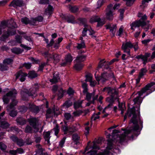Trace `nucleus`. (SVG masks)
I'll use <instances>...</instances> for the list:
<instances>
[{
	"label": "nucleus",
	"mask_w": 155,
	"mask_h": 155,
	"mask_svg": "<svg viewBox=\"0 0 155 155\" xmlns=\"http://www.w3.org/2000/svg\"><path fill=\"white\" fill-rule=\"evenodd\" d=\"M111 89L112 88L110 87H106L103 88L102 90V91L103 92H107L108 94H110Z\"/></svg>",
	"instance_id": "58"
},
{
	"label": "nucleus",
	"mask_w": 155,
	"mask_h": 155,
	"mask_svg": "<svg viewBox=\"0 0 155 155\" xmlns=\"http://www.w3.org/2000/svg\"><path fill=\"white\" fill-rule=\"evenodd\" d=\"M21 22L23 23L26 25L29 24L30 20L28 18L25 17L22 18L21 20Z\"/></svg>",
	"instance_id": "41"
},
{
	"label": "nucleus",
	"mask_w": 155,
	"mask_h": 155,
	"mask_svg": "<svg viewBox=\"0 0 155 155\" xmlns=\"http://www.w3.org/2000/svg\"><path fill=\"white\" fill-rule=\"evenodd\" d=\"M105 23V21L104 19H101L100 18V19L97 22V27H101Z\"/></svg>",
	"instance_id": "37"
},
{
	"label": "nucleus",
	"mask_w": 155,
	"mask_h": 155,
	"mask_svg": "<svg viewBox=\"0 0 155 155\" xmlns=\"http://www.w3.org/2000/svg\"><path fill=\"white\" fill-rule=\"evenodd\" d=\"M7 64H5L3 63V64H0V69L2 71L7 70L8 67L7 66Z\"/></svg>",
	"instance_id": "54"
},
{
	"label": "nucleus",
	"mask_w": 155,
	"mask_h": 155,
	"mask_svg": "<svg viewBox=\"0 0 155 155\" xmlns=\"http://www.w3.org/2000/svg\"><path fill=\"white\" fill-rule=\"evenodd\" d=\"M28 75V74L25 72H23L21 71H19L15 74L16 79H19L21 82L25 81L26 77Z\"/></svg>",
	"instance_id": "13"
},
{
	"label": "nucleus",
	"mask_w": 155,
	"mask_h": 155,
	"mask_svg": "<svg viewBox=\"0 0 155 155\" xmlns=\"http://www.w3.org/2000/svg\"><path fill=\"white\" fill-rule=\"evenodd\" d=\"M133 48L135 51H136L138 48L137 43L132 44L130 41L127 42L126 43H123L121 47V49L124 53H127L129 55H130V50L129 48Z\"/></svg>",
	"instance_id": "5"
},
{
	"label": "nucleus",
	"mask_w": 155,
	"mask_h": 155,
	"mask_svg": "<svg viewBox=\"0 0 155 155\" xmlns=\"http://www.w3.org/2000/svg\"><path fill=\"white\" fill-rule=\"evenodd\" d=\"M147 70L146 68H143L141 69L140 72L139 73L140 77H142L144 74H145L147 72Z\"/></svg>",
	"instance_id": "43"
},
{
	"label": "nucleus",
	"mask_w": 155,
	"mask_h": 155,
	"mask_svg": "<svg viewBox=\"0 0 155 155\" xmlns=\"http://www.w3.org/2000/svg\"><path fill=\"white\" fill-rule=\"evenodd\" d=\"M28 121L30 125L34 129V132H37L39 130L38 125L37 124L38 121V119L31 117L28 119Z\"/></svg>",
	"instance_id": "9"
},
{
	"label": "nucleus",
	"mask_w": 155,
	"mask_h": 155,
	"mask_svg": "<svg viewBox=\"0 0 155 155\" xmlns=\"http://www.w3.org/2000/svg\"><path fill=\"white\" fill-rule=\"evenodd\" d=\"M135 28L139 27L140 26H144L146 25V23L144 21H141L139 20H136L133 22L131 24Z\"/></svg>",
	"instance_id": "16"
},
{
	"label": "nucleus",
	"mask_w": 155,
	"mask_h": 155,
	"mask_svg": "<svg viewBox=\"0 0 155 155\" xmlns=\"http://www.w3.org/2000/svg\"><path fill=\"white\" fill-rule=\"evenodd\" d=\"M16 121L18 124L21 125H24L27 122L25 119L21 117L17 118Z\"/></svg>",
	"instance_id": "25"
},
{
	"label": "nucleus",
	"mask_w": 155,
	"mask_h": 155,
	"mask_svg": "<svg viewBox=\"0 0 155 155\" xmlns=\"http://www.w3.org/2000/svg\"><path fill=\"white\" fill-rule=\"evenodd\" d=\"M50 133L49 131L46 132L44 134V137L45 141H47L48 144H49L50 143Z\"/></svg>",
	"instance_id": "29"
},
{
	"label": "nucleus",
	"mask_w": 155,
	"mask_h": 155,
	"mask_svg": "<svg viewBox=\"0 0 155 155\" xmlns=\"http://www.w3.org/2000/svg\"><path fill=\"white\" fill-rule=\"evenodd\" d=\"M22 37L19 35H17L15 36V39L16 42L18 43L21 44V43Z\"/></svg>",
	"instance_id": "55"
},
{
	"label": "nucleus",
	"mask_w": 155,
	"mask_h": 155,
	"mask_svg": "<svg viewBox=\"0 0 155 155\" xmlns=\"http://www.w3.org/2000/svg\"><path fill=\"white\" fill-rule=\"evenodd\" d=\"M23 37L26 40H28L30 42H31L32 43H33V40L32 38L30 36H28L26 35H24Z\"/></svg>",
	"instance_id": "60"
},
{
	"label": "nucleus",
	"mask_w": 155,
	"mask_h": 155,
	"mask_svg": "<svg viewBox=\"0 0 155 155\" xmlns=\"http://www.w3.org/2000/svg\"><path fill=\"white\" fill-rule=\"evenodd\" d=\"M14 24V25L9 27L7 30L4 32V34L0 37V40L3 41H5L9 36H13L16 34V31L13 28H17L18 26L16 23L15 22Z\"/></svg>",
	"instance_id": "4"
},
{
	"label": "nucleus",
	"mask_w": 155,
	"mask_h": 155,
	"mask_svg": "<svg viewBox=\"0 0 155 155\" xmlns=\"http://www.w3.org/2000/svg\"><path fill=\"white\" fill-rule=\"evenodd\" d=\"M36 148L37 149L36 150V154L41 155L43 154L42 153L43 150L42 147L39 144H38L36 146Z\"/></svg>",
	"instance_id": "26"
},
{
	"label": "nucleus",
	"mask_w": 155,
	"mask_h": 155,
	"mask_svg": "<svg viewBox=\"0 0 155 155\" xmlns=\"http://www.w3.org/2000/svg\"><path fill=\"white\" fill-rule=\"evenodd\" d=\"M24 5L25 3L22 0H13L9 5V6L16 8L17 7H22Z\"/></svg>",
	"instance_id": "12"
},
{
	"label": "nucleus",
	"mask_w": 155,
	"mask_h": 155,
	"mask_svg": "<svg viewBox=\"0 0 155 155\" xmlns=\"http://www.w3.org/2000/svg\"><path fill=\"white\" fill-rule=\"evenodd\" d=\"M12 52L14 54H21L23 51V50L20 48H13L11 49Z\"/></svg>",
	"instance_id": "23"
},
{
	"label": "nucleus",
	"mask_w": 155,
	"mask_h": 155,
	"mask_svg": "<svg viewBox=\"0 0 155 155\" xmlns=\"http://www.w3.org/2000/svg\"><path fill=\"white\" fill-rule=\"evenodd\" d=\"M32 129L31 127L28 125L26 126L25 129V132L26 133H31Z\"/></svg>",
	"instance_id": "52"
},
{
	"label": "nucleus",
	"mask_w": 155,
	"mask_h": 155,
	"mask_svg": "<svg viewBox=\"0 0 155 155\" xmlns=\"http://www.w3.org/2000/svg\"><path fill=\"white\" fill-rule=\"evenodd\" d=\"M83 101V100H79L74 102V108L76 109L78 108H81V104L82 103Z\"/></svg>",
	"instance_id": "27"
},
{
	"label": "nucleus",
	"mask_w": 155,
	"mask_h": 155,
	"mask_svg": "<svg viewBox=\"0 0 155 155\" xmlns=\"http://www.w3.org/2000/svg\"><path fill=\"white\" fill-rule=\"evenodd\" d=\"M53 130L54 131L55 135L57 136L59 130V129L58 125H56L55 127L53 129Z\"/></svg>",
	"instance_id": "59"
},
{
	"label": "nucleus",
	"mask_w": 155,
	"mask_h": 155,
	"mask_svg": "<svg viewBox=\"0 0 155 155\" xmlns=\"http://www.w3.org/2000/svg\"><path fill=\"white\" fill-rule=\"evenodd\" d=\"M17 93V91L15 89H13L9 91L3 97V100L4 103L6 104L8 103L11 97H14ZM13 99H15L14 97L12 100Z\"/></svg>",
	"instance_id": "8"
},
{
	"label": "nucleus",
	"mask_w": 155,
	"mask_h": 155,
	"mask_svg": "<svg viewBox=\"0 0 155 155\" xmlns=\"http://www.w3.org/2000/svg\"><path fill=\"white\" fill-rule=\"evenodd\" d=\"M64 18L65 19L68 23H74V17L72 15H69L67 16H64Z\"/></svg>",
	"instance_id": "18"
},
{
	"label": "nucleus",
	"mask_w": 155,
	"mask_h": 155,
	"mask_svg": "<svg viewBox=\"0 0 155 155\" xmlns=\"http://www.w3.org/2000/svg\"><path fill=\"white\" fill-rule=\"evenodd\" d=\"M36 20L35 19V18H32L30 20L29 24L32 25H35V23H36Z\"/></svg>",
	"instance_id": "64"
},
{
	"label": "nucleus",
	"mask_w": 155,
	"mask_h": 155,
	"mask_svg": "<svg viewBox=\"0 0 155 155\" xmlns=\"http://www.w3.org/2000/svg\"><path fill=\"white\" fill-rule=\"evenodd\" d=\"M8 26V22L6 21H2L1 22L0 28H5Z\"/></svg>",
	"instance_id": "42"
},
{
	"label": "nucleus",
	"mask_w": 155,
	"mask_h": 155,
	"mask_svg": "<svg viewBox=\"0 0 155 155\" xmlns=\"http://www.w3.org/2000/svg\"><path fill=\"white\" fill-rule=\"evenodd\" d=\"M13 61L12 59H5L3 61L5 64H8L12 63Z\"/></svg>",
	"instance_id": "53"
},
{
	"label": "nucleus",
	"mask_w": 155,
	"mask_h": 155,
	"mask_svg": "<svg viewBox=\"0 0 155 155\" xmlns=\"http://www.w3.org/2000/svg\"><path fill=\"white\" fill-rule=\"evenodd\" d=\"M27 108L25 106H21L20 107V111L22 113H24L27 111Z\"/></svg>",
	"instance_id": "61"
},
{
	"label": "nucleus",
	"mask_w": 155,
	"mask_h": 155,
	"mask_svg": "<svg viewBox=\"0 0 155 155\" xmlns=\"http://www.w3.org/2000/svg\"><path fill=\"white\" fill-rule=\"evenodd\" d=\"M150 54L148 53H146L144 55L140 54L136 56L135 58H147L150 57Z\"/></svg>",
	"instance_id": "36"
},
{
	"label": "nucleus",
	"mask_w": 155,
	"mask_h": 155,
	"mask_svg": "<svg viewBox=\"0 0 155 155\" xmlns=\"http://www.w3.org/2000/svg\"><path fill=\"white\" fill-rule=\"evenodd\" d=\"M39 88L38 84H35L34 86L31 88L29 90L25 89L21 91V94L22 99L24 100H27L28 96H31L32 97H36L37 94L36 91Z\"/></svg>",
	"instance_id": "2"
},
{
	"label": "nucleus",
	"mask_w": 155,
	"mask_h": 155,
	"mask_svg": "<svg viewBox=\"0 0 155 155\" xmlns=\"http://www.w3.org/2000/svg\"><path fill=\"white\" fill-rule=\"evenodd\" d=\"M94 93H87L86 95V99L88 101H91V98L93 96Z\"/></svg>",
	"instance_id": "44"
},
{
	"label": "nucleus",
	"mask_w": 155,
	"mask_h": 155,
	"mask_svg": "<svg viewBox=\"0 0 155 155\" xmlns=\"http://www.w3.org/2000/svg\"><path fill=\"white\" fill-rule=\"evenodd\" d=\"M106 100L109 103V104L105 107V109L110 110L113 106V104L114 102V100L113 98L107 97V98Z\"/></svg>",
	"instance_id": "22"
},
{
	"label": "nucleus",
	"mask_w": 155,
	"mask_h": 155,
	"mask_svg": "<svg viewBox=\"0 0 155 155\" xmlns=\"http://www.w3.org/2000/svg\"><path fill=\"white\" fill-rule=\"evenodd\" d=\"M72 61V59H64L61 64V66H64L67 64H69Z\"/></svg>",
	"instance_id": "28"
},
{
	"label": "nucleus",
	"mask_w": 155,
	"mask_h": 155,
	"mask_svg": "<svg viewBox=\"0 0 155 155\" xmlns=\"http://www.w3.org/2000/svg\"><path fill=\"white\" fill-rule=\"evenodd\" d=\"M109 76L108 74L105 73L102 74L100 77L95 76V78L96 80L98 81H100L104 83L106 81L108 80Z\"/></svg>",
	"instance_id": "14"
},
{
	"label": "nucleus",
	"mask_w": 155,
	"mask_h": 155,
	"mask_svg": "<svg viewBox=\"0 0 155 155\" xmlns=\"http://www.w3.org/2000/svg\"><path fill=\"white\" fill-rule=\"evenodd\" d=\"M77 20L79 22L80 24H84L85 22H87V20L85 18H79L77 19Z\"/></svg>",
	"instance_id": "38"
},
{
	"label": "nucleus",
	"mask_w": 155,
	"mask_h": 155,
	"mask_svg": "<svg viewBox=\"0 0 155 155\" xmlns=\"http://www.w3.org/2000/svg\"><path fill=\"white\" fill-rule=\"evenodd\" d=\"M155 85V82H152L147 84L143 88L141 91L137 92L138 94V96L136 97L134 99L133 101L135 104H138L140 107V105L142 101V99L141 97V96L143 94L146 92L148 90H150V87Z\"/></svg>",
	"instance_id": "3"
},
{
	"label": "nucleus",
	"mask_w": 155,
	"mask_h": 155,
	"mask_svg": "<svg viewBox=\"0 0 155 155\" xmlns=\"http://www.w3.org/2000/svg\"><path fill=\"white\" fill-rule=\"evenodd\" d=\"M72 140L73 142L75 144L77 145L80 143L79 140H80V137L77 134H75L72 135Z\"/></svg>",
	"instance_id": "21"
},
{
	"label": "nucleus",
	"mask_w": 155,
	"mask_h": 155,
	"mask_svg": "<svg viewBox=\"0 0 155 155\" xmlns=\"http://www.w3.org/2000/svg\"><path fill=\"white\" fill-rule=\"evenodd\" d=\"M29 109L30 111L35 114L37 113L39 111V107L33 104H29Z\"/></svg>",
	"instance_id": "17"
},
{
	"label": "nucleus",
	"mask_w": 155,
	"mask_h": 155,
	"mask_svg": "<svg viewBox=\"0 0 155 155\" xmlns=\"http://www.w3.org/2000/svg\"><path fill=\"white\" fill-rule=\"evenodd\" d=\"M100 18L98 16H93L90 19V22L91 23L94 22H97Z\"/></svg>",
	"instance_id": "34"
},
{
	"label": "nucleus",
	"mask_w": 155,
	"mask_h": 155,
	"mask_svg": "<svg viewBox=\"0 0 155 155\" xmlns=\"http://www.w3.org/2000/svg\"><path fill=\"white\" fill-rule=\"evenodd\" d=\"M28 75V77L31 79L35 78L38 76L37 74L34 71H29Z\"/></svg>",
	"instance_id": "30"
},
{
	"label": "nucleus",
	"mask_w": 155,
	"mask_h": 155,
	"mask_svg": "<svg viewBox=\"0 0 155 155\" xmlns=\"http://www.w3.org/2000/svg\"><path fill=\"white\" fill-rule=\"evenodd\" d=\"M65 90H63L62 88H60L58 90V99H60L63 96L65 92Z\"/></svg>",
	"instance_id": "32"
},
{
	"label": "nucleus",
	"mask_w": 155,
	"mask_h": 155,
	"mask_svg": "<svg viewBox=\"0 0 155 155\" xmlns=\"http://www.w3.org/2000/svg\"><path fill=\"white\" fill-rule=\"evenodd\" d=\"M46 11L49 14H51L53 11V8L52 6L49 5Z\"/></svg>",
	"instance_id": "56"
},
{
	"label": "nucleus",
	"mask_w": 155,
	"mask_h": 155,
	"mask_svg": "<svg viewBox=\"0 0 155 155\" xmlns=\"http://www.w3.org/2000/svg\"><path fill=\"white\" fill-rule=\"evenodd\" d=\"M7 148V146L3 143L0 142V149L2 151L5 150Z\"/></svg>",
	"instance_id": "49"
},
{
	"label": "nucleus",
	"mask_w": 155,
	"mask_h": 155,
	"mask_svg": "<svg viewBox=\"0 0 155 155\" xmlns=\"http://www.w3.org/2000/svg\"><path fill=\"white\" fill-rule=\"evenodd\" d=\"M66 137H64L60 141L59 143V146L60 147H62L64 144L65 142V140Z\"/></svg>",
	"instance_id": "57"
},
{
	"label": "nucleus",
	"mask_w": 155,
	"mask_h": 155,
	"mask_svg": "<svg viewBox=\"0 0 155 155\" xmlns=\"http://www.w3.org/2000/svg\"><path fill=\"white\" fill-rule=\"evenodd\" d=\"M18 145L20 147L24 145L25 142L22 139H18L16 142Z\"/></svg>",
	"instance_id": "45"
},
{
	"label": "nucleus",
	"mask_w": 155,
	"mask_h": 155,
	"mask_svg": "<svg viewBox=\"0 0 155 155\" xmlns=\"http://www.w3.org/2000/svg\"><path fill=\"white\" fill-rule=\"evenodd\" d=\"M64 115L65 119L67 120H70L72 117L71 115L69 113H65Z\"/></svg>",
	"instance_id": "48"
},
{
	"label": "nucleus",
	"mask_w": 155,
	"mask_h": 155,
	"mask_svg": "<svg viewBox=\"0 0 155 155\" xmlns=\"http://www.w3.org/2000/svg\"><path fill=\"white\" fill-rule=\"evenodd\" d=\"M86 79L85 81H86L91 82L92 80V76L91 74H88L86 75Z\"/></svg>",
	"instance_id": "50"
},
{
	"label": "nucleus",
	"mask_w": 155,
	"mask_h": 155,
	"mask_svg": "<svg viewBox=\"0 0 155 155\" xmlns=\"http://www.w3.org/2000/svg\"><path fill=\"white\" fill-rule=\"evenodd\" d=\"M82 111L81 110H77L73 112V114L74 117H77L79 116L81 114Z\"/></svg>",
	"instance_id": "46"
},
{
	"label": "nucleus",
	"mask_w": 155,
	"mask_h": 155,
	"mask_svg": "<svg viewBox=\"0 0 155 155\" xmlns=\"http://www.w3.org/2000/svg\"><path fill=\"white\" fill-rule=\"evenodd\" d=\"M116 100H117L118 102V107L119 110H122V109H125V108L123 104L122 103L120 104L119 101V97H117L116 98H115Z\"/></svg>",
	"instance_id": "40"
},
{
	"label": "nucleus",
	"mask_w": 155,
	"mask_h": 155,
	"mask_svg": "<svg viewBox=\"0 0 155 155\" xmlns=\"http://www.w3.org/2000/svg\"><path fill=\"white\" fill-rule=\"evenodd\" d=\"M17 102L16 100L12 99V102L6 107L7 110L9 112V114L12 117H14L17 115V112L14 110V107L17 105Z\"/></svg>",
	"instance_id": "7"
},
{
	"label": "nucleus",
	"mask_w": 155,
	"mask_h": 155,
	"mask_svg": "<svg viewBox=\"0 0 155 155\" xmlns=\"http://www.w3.org/2000/svg\"><path fill=\"white\" fill-rule=\"evenodd\" d=\"M81 40V43L80 44H78V45L77 46V48L79 49L85 48V47L84 41L83 39Z\"/></svg>",
	"instance_id": "35"
},
{
	"label": "nucleus",
	"mask_w": 155,
	"mask_h": 155,
	"mask_svg": "<svg viewBox=\"0 0 155 155\" xmlns=\"http://www.w3.org/2000/svg\"><path fill=\"white\" fill-rule=\"evenodd\" d=\"M118 94V91L117 90L112 88L110 94V95L112 97L111 98H113V100L114 99L116 100L115 98H116L117 97H118L117 96Z\"/></svg>",
	"instance_id": "20"
},
{
	"label": "nucleus",
	"mask_w": 155,
	"mask_h": 155,
	"mask_svg": "<svg viewBox=\"0 0 155 155\" xmlns=\"http://www.w3.org/2000/svg\"><path fill=\"white\" fill-rule=\"evenodd\" d=\"M80 127V126L79 124L70 125L68 127L64 126H63L62 130L64 134L71 135L78 130Z\"/></svg>",
	"instance_id": "6"
},
{
	"label": "nucleus",
	"mask_w": 155,
	"mask_h": 155,
	"mask_svg": "<svg viewBox=\"0 0 155 155\" xmlns=\"http://www.w3.org/2000/svg\"><path fill=\"white\" fill-rule=\"evenodd\" d=\"M69 10L73 13L77 12L79 10L78 8L76 6H73L70 5L69 6Z\"/></svg>",
	"instance_id": "31"
},
{
	"label": "nucleus",
	"mask_w": 155,
	"mask_h": 155,
	"mask_svg": "<svg viewBox=\"0 0 155 155\" xmlns=\"http://www.w3.org/2000/svg\"><path fill=\"white\" fill-rule=\"evenodd\" d=\"M87 30H88L85 27L84 28L82 32L81 36L80 37L79 39L80 40H82V39H83V37L86 36Z\"/></svg>",
	"instance_id": "33"
},
{
	"label": "nucleus",
	"mask_w": 155,
	"mask_h": 155,
	"mask_svg": "<svg viewBox=\"0 0 155 155\" xmlns=\"http://www.w3.org/2000/svg\"><path fill=\"white\" fill-rule=\"evenodd\" d=\"M99 117V116L98 115L96 114H94L91 117V120H95L97 119H98Z\"/></svg>",
	"instance_id": "62"
},
{
	"label": "nucleus",
	"mask_w": 155,
	"mask_h": 155,
	"mask_svg": "<svg viewBox=\"0 0 155 155\" xmlns=\"http://www.w3.org/2000/svg\"><path fill=\"white\" fill-rule=\"evenodd\" d=\"M84 61V59H75L74 60V69L78 71L81 70L84 66L82 62Z\"/></svg>",
	"instance_id": "10"
},
{
	"label": "nucleus",
	"mask_w": 155,
	"mask_h": 155,
	"mask_svg": "<svg viewBox=\"0 0 155 155\" xmlns=\"http://www.w3.org/2000/svg\"><path fill=\"white\" fill-rule=\"evenodd\" d=\"M135 0H124L126 1V5L127 6H131Z\"/></svg>",
	"instance_id": "51"
},
{
	"label": "nucleus",
	"mask_w": 155,
	"mask_h": 155,
	"mask_svg": "<svg viewBox=\"0 0 155 155\" xmlns=\"http://www.w3.org/2000/svg\"><path fill=\"white\" fill-rule=\"evenodd\" d=\"M72 104V102L69 100L66 101L64 104V106H66L67 107L71 106Z\"/></svg>",
	"instance_id": "63"
},
{
	"label": "nucleus",
	"mask_w": 155,
	"mask_h": 155,
	"mask_svg": "<svg viewBox=\"0 0 155 155\" xmlns=\"http://www.w3.org/2000/svg\"><path fill=\"white\" fill-rule=\"evenodd\" d=\"M118 61L119 60L118 59H113L110 62H108V61L106 62V61L103 59L100 61L99 64V67H101L104 66H105L106 65L108 66L109 65L112 64L115 61Z\"/></svg>",
	"instance_id": "15"
},
{
	"label": "nucleus",
	"mask_w": 155,
	"mask_h": 155,
	"mask_svg": "<svg viewBox=\"0 0 155 155\" xmlns=\"http://www.w3.org/2000/svg\"><path fill=\"white\" fill-rule=\"evenodd\" d=\"M93 93H94V95L93 96H92V100L91 101V102L93 104H94L95 100H97V101L98 95L97 94L95 95L94 92H93Z\"/></svg>",
	"instance_id": "47"
},
{
	"label": "nucleus",
	"mask_w": 155,
	"mask_h": 155,
	"mask_svg": "<svg viewBox=\"0 0 155 155\" xmlns=\"http://www.w3.org/2000/svg\"><path fill=\"white\" fill-rule=\"evenodd\" d=\"M117 28L116 25H112V26L111 28L110 29V31L112 33L113 36L115 35L116 30Z\"/></svg>",
	"instance_id": "39"
},
{
	"label": "nucleus",
	"mask_w": 155,
	"mask_h": 155,
	"mask_svg": "<svg viewBox=\"0 0 155 155\" xmlns=\"http://www.w3.org/2000/svg\"><path fill=\"white\" fill-rule=\"evenodd\" d=\"M10 124L5 120L2 119L0 121V126L3 129H7L9 127Z\"/></svg>",
	"instance_id": "19"
},
{
	"label": "nucleus",
	"mask_w": 155,
	"mask_h": 155,
	"mask_svg": "<svg viewBox=\"0 0 155 155\" xmlns=\"http://www.w3.org/2000/svg\"><path fill=\"white\" fill-rule=\"evenodd\" d=\"M59 79L60 77L59 76V74H54L53 78L52 79H50V81L52 83L54 84L57 82Z\"/></svg>",
	"instance_id": "24"
},
{
	"label": "nucleus",
	"mask_w": 155,
	"mask_h": 155,
	"mask_svg": "<svg viewBox=\"0 0 155 155\" xmlns=\"http://www.w3.org/2000/svg\"><path fill=\"white\" fill-rule=\"evenodd\" d=\"M113 6V5L110 4L107 6L106 9L107 12L106 13V19L109 21L112 20L114 18L113 10H112Z\"/></svg>",
	"instance_id": "11"
},
{
	"label": "nucleus",
	"mask_w": 155,
	"mask_h": 155,
	"mask_svg": "<svg viewBox=\"0 0 155 155\" xmlns=\"http://www.w3.org/2000/svg\"><path fill=\"white\" fill-rule=\"evenodd\" d=\"M132 115H133V117L130 122L133 124V127L131 129L126 131L124 134L120 136L117 137V140H119V142L120 143L123 142L125 140L129 139L128 138V136L133 132H137V134H135L137 136L140 134V132L138 130L139 129V126H142L143 124V121L140 118V109L138 108V110L136 111L134 108L129 109L124 117V120L126 119L127 115L130 117Z\"/></svg>",
	"instance_id": "1"
}]
</instances>
